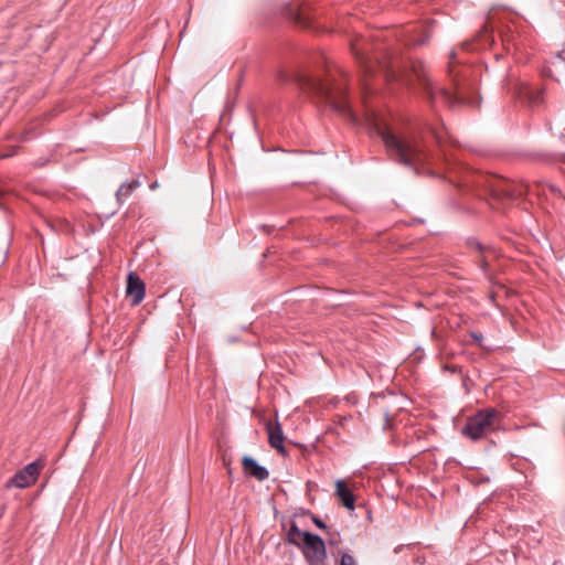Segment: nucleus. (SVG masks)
I'll list each match as a JSON object with an SVG mask.
<instances>
[{"instance_id":"obj_20","label":"nucleus","mask_w":565,"mask_h":565,"mask_svg":"<svg viewBox=\"0 0 565 565\" xmlns=\"http://www.w3.org/2000/svg\"><path fill=\"white\" fill-rule=\"evenodd\" d=\"M526 193H527V185L524 184V185L519 186L513 193H511V196L518 198V196L525 195Z\"/></svg>"},{"instance_id":"obj_4","label":"nucleus","mask_w":565,"mask_h":565,"mask_svg":"<svg viewBox=\"0 0 565 565\" xmlns=\"http://www.w3.org/2000/svg\"><path fill=\"white\" fill-rule=\"evenodd\" d=\"M412 73L433 103L440 99L450 107L457 104H475L473 99L467 96L465 85H461L456 77L452 78L455 88L454 90H450L446 88H435L427 74L425 65L420 62L412 63Z\"/></svg>"},{"instance_id":"obj_7","label":"nucleus","mask_w":565,"mask_h":565,"mask_svg":"<svg viewBox=\"0 0 565 565\" xmlns=\"http://www.w3.org/2000/svg\"><path fill=\"white\" fill-rule=\"evenodd\" d=\"M43 463L33 461L18 471L8 482V487L24 489L34 484L39 478Z\"/></svg>"},{"instance_id":"obj_16","label":"nucleus","mask_w":565,"mask_h":565,"mask_svg":"<svg viewBox=\"0 0 565 565\" xmlns=\"http://www.w3.org/2000/svg\"><path fill=\"white\" fill-rule=\"evenodd\" d=\"M326 547L328 546L331 551L333 547H338L342 543L341 534L338 530L329 527L326 531Z\"/></svg>"},{"instance_id":"obj_9","label":"nucleus","mask_w":565,"mask_h":565,"mask_svg":"<svg viewBox=\"0 0 565 565\" xmlns=\"http://www.w3.org/2000/svg\"><path fill=\"white\" fill-rule=\"evenodd\" d=\"M127 295L131 297L132 305H139L146 295L145 282L134 273H130L127 278Z\"/></svg>"},{"instance_id":"obj_15","label":"nucleus","mask_w":565,"mask_h":565,"mask_svg":"<svg viewBox=\"0 0 565 565\" xmlns=\"http://www.w3.org/2000/svg\"><path fill=\"white\" fill-rule=\"evenodd\" d=\"M139 186L140 182L138 180H132L130 182L122 183L116 192L117 200L119 202H122L124 199L128 198Z\"/></svg>"},{"instance_id":"obj_5","label":"nucleus","mask_w":565,"mask_h":565,"mask_svg":"<svg viewBox=\"0 0 565 565\" xmlns=\"http://www.w3.org/2000/svg\"><path fill=\"white\" fill-rule=\"evenodd\" d=\"M497 418L498 412L493 408L479 411L468 419L462 433L470 439L478 440L493 430Z\"/></svg>"},{"instance_id":"obj_19","label":"nucleus","mask_w":565,"mask_h":565,"mask_svg":"<svg viewBox=\"0 0 565 565\" xmlns=\"http://www.w3.org/2000/svg\"><path fill=\"white\" fill-rule=\"evenodd\" d=\"M311 520H312L313 524H315L317 527L321 529V530L327 531V530L330 527V526H328V525H327V524H326L321 519H319V518H318V516H316V515H312V516H311Z\"/></svg>"},{"instance_id":"obj_12","label":"nucleus","mask_w":565,"mask_h":565,"mask_svg":"<svg viewBox=\"0 0 565 565\" xmlns=\"http://www.w3.org/2000/svg\"><path fill=\"white\" fill-rule=\"evenodd\" d=\"M335 495L338 500L348 510H354L355 498L353 492L348 488L343 480H337L335 482Z\"/></svg>"},{"instance_id":"obj_11","label":"nucleus","mask_w":565,"mask_h":565,"mask_svg":"<svg viewBox=\"0 0 565 565\" xmlns=\"http://www.w3.org/2000/svg\"><path fill=\"white\" fill-rule=\"evenodd\" d=\"M519 96L526 99L531 107H536L544 100V88H533L527 84H522L519 90Z\"/></svg>"},{"instance_id":"obj_8","label":"nucleus","mask_w":565,"mask_h":565,"mask_svg":"<svg viewBox=\"0 0 565 565\" xmlns=\"http://www.w3.org/2000/svg\"><path fill=\"white\" fill-rule=\"evenodd\" d=\"M266 430L268 433V443L271 448L276 449L280 455L285 456L287 454L286 447H285V436L281 428V425L276 422L267 423L266 424Z\"/></svg>"},{"instance_id":"obj_23","label":"nucleus","mask_w":565,"mask_h":565,"mask_svg":"<svg viewBox=\"0 0 565 565\" xmlns=\"http://www.w3.org/2000/svg\"><path fill=\"white\" fill-rule=\"evenodd\" d=\"M157 188H158V183L157 182H153V183L150 184V189L151 190H154Z\"/></svg>"},{"instance_id":"obj_22","label":"nucleus","mask_w":565,"mask_h":565,"mask_svg":"<svg viewBox=\"0 0 565 565\" xmlns=\"http://www.w3.org/2000/svg\"><path fill=\"white\" fill-rule=\"evenodd\" d=\"M556 57L562 61V62H565V50H562L557 53Z\"/></svg>"},{"instance_id":"obj_14","label":"nucleus","mask_w":565,"mask_h":565,"mask_svg":"<svg viewBox=\"0 0 565 565\" xmlns=\"http://www.w3.org/2000/svg\"><path fill=\"white\" fill-rule=\"evenodd\" d=\"M308 532L301 531L298 527L297 523L295 521H292L290 523L289 530L287 531L286 541L289 544L295 545L299 548L300 545L302 544V542H305V535Z\"/></svg>"},{"instance_id":"obj_1","label":"nucleus","mask_w":565,"mask_h":565,"mask_svg":"<svg viewBox=\"0 0 565 565\" xmlns=\"http://www.w3.org/2000/svg\"><path fill=\"white\" fill-rule=\"evenodd\" d=\"M277 76L284 82L294 79L303 93L317 97L343 117L354 120V115L347 99V74H343L340 81L320 79L300 74L289 75L285 71H279Z\"/></svg>"},{"instance_id":"obj_21","label":"nucleus","mask_w":565,"mask_h":565,"mask_svg":"<svg viewBox=\"0 0 565 565\" xmlns=\"http://www.w3.org/2000/svg\"><path fill=\"white\" fill-rule=\"evenodd\" d=\"M428 41V35L424 36V38H416V39H411L409 42L413 44V45H423L425 44L426 42Z\"/></svg>"},{"instance_id":"obj_13","label":"nucleus","mask_w":565,"mask_h":565,"mask_svg":"<svg viewBox=\"0 0 565 565\" xmlns=\"http://www.w3.org/2000/svg\"><path fill=\"white\" fill-rule=\"evenodd\" d=\"M468 245L471 249H475L479 254L478 264L479 267L486 273L489 266V257H494V250L489 246H484L476 239H469Z\"/></svg>"},{"instance_id":"obj_2","label":"nucleus","mask_w":565,"mask_h":565,"mask_svg":"<svg viewBox=\"0 0 565 565\" xmlns=\"http://www.w3.org/2000/svg\"><path fill=\"white\" fill-rule=\"evenodd\" d=\"M379 135L391 157L397 162L416 169L428 160L422 142L414 136H396L388 128L379 129Z\"/></svg>"},{"instance_id":"obj_18","label":"nucleus","mask_w":565,"mask_h":565,"mask_svg":"<svg viewBox=\"0 0 565 565\" xmlns=\"http://www.w3.org/2000/svg\"><path fill=\"white\" fill-rule=\"evenodd\" d=\"M338 555L340 556L339 565H358V562L350 553L338 551Z\"/></svg>"},{"instance_id":"obj_10","label":"nucleus","mask_w":565,"mask_h":565,"mask_svg":"<svg viewBox=\"0 0 565 565\" xmlns=\"http://www.w3.org/2000/svg\"><path fill=\"white\" fill-rule=\"evenodd\" d=\"M242 463L244 472L258 481H264L269 477L268 470L250 457H244Z\"/></svg>"},{"instance_id":"obj_6","label":"nucleus","mask_w":565,"mask_h":565,"mask_svg":"<svg viewBox=\"0 0 565 565\" xmlns=\"http://www.w3.org/2000/svg\"><path fill=\"white\" fill-rule=\"evenodd\" d=\"M299 550L308 565H329L327 564L326 542L319 535L307 533Z\"/></svg>"},{"instance_id":"obj_17","label":"nucleus","mask_w":565,"mask_h":565,"mask_svg":"<svg viewBox=\"0 0 565 565\" xmlns=\"http://www.w3.org/2000/svg\"><path fill=\"white\" fill-rule=\"evenodd\" d=\"M291 19H294L298 24L309 28L310 23L308 19L305 17L303 12L301 10L292 11L290 13Z\"/></svg>"},{"instance_id":"obj_3","label":"nucleus","mask_w":565,"mask_h":565,"mask_svg":"<svg viewBox=\"0 0 565 565\" xmlns=\"http://www.w3.org/2000/svg\"><path fill=\"white\" fill-rule=\"evenodd\" d=\"M372 49L373 45L364 36L351 41V51L365 75H372L379 68L387 82L397 81L405 86L413 85V79L396 71L393 64L381 62L377 57L371 56Z\"/></svg>"}]
</instances>
